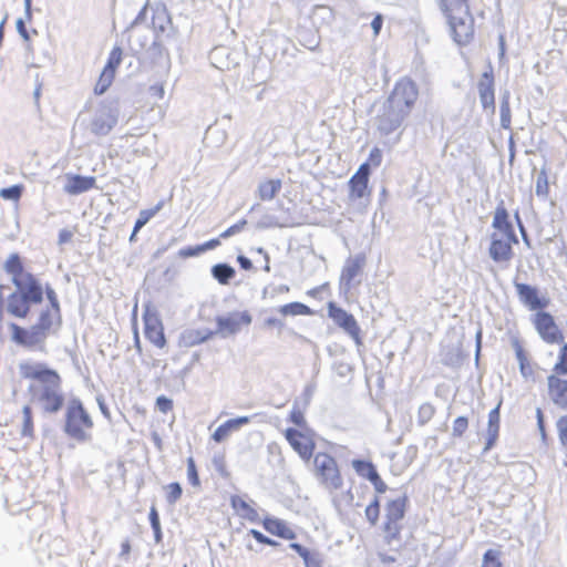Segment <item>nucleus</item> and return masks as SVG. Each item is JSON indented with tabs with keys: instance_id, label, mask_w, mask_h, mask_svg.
I'll return each instance as SVG.
<instances>
[{
	"instance_id": "nucleus-1",
	"label": "nucleus",
	"mask_w": 567,
	"mask_h": 567,
	"mask_svg": "<svg viewBox=\"0 0 567 567\" xmlns=\"http://www.w3.org/2000/svg\"><path fill=\"white\" fill-rule=\"evenodd\" d=\"M417 95V86L413 81L406 78L398 81L383 103L381 113L375 117L378 131L382 135H389L398 130L410 115Z\"/></svg>"
},
{
	"instance_id": "nucleus-2",
	"label": "nucleus",
	"mask_w": 567,
	"mask_h": 567,
	"mask_svg": "<svg viewBox=\"0 0 567 567\" xmlns=\"http://www.w3.org/2000/svg\"><path fill=\"white\" fill-rule=\"evenodd\" d=\"M94 422L81 399L71 398L65 404L63 432L78 443L92 440Z\"/></svg>"
},
{
	"instance_id": "nucleus-3",
	"label": "nucleus",
	"mask_w": 567,
	"mask_h": 567,
	"mask_svg": "<svg viewBox=\"0 0 567 567\" xmlns=\"http://www.w3.org/2000/svg\"><path fill=\"white\" fill-rule=\"evenodd\" d=\"M409 498L406 494L399 495L395 498L390 499L385 506V523L384 534L388 545L392 546L395 542H399L401 534L400 520L404 518L406 504Z\"/></svg>"
},
{
	"instance_id": "nucleus-4",
	"label": "nucleus",
	"mask_w": 567,
	"mask_h": 567,
	"mask_svg": "<svg viewBox=\"0 0 567 567\" xmlns=\"http://www.w3.org/2000/svg\"><path fill=\"white\" fill-rule=\"evenodd\" d=\"M443 13L447 19L455 42L458 44L470 42L474 34V19L470 13V7H466V12L449 10Z\"/></svg>"
},
{
	"instance_id": "nucleus-5",
	"label": "nucleus",
	"mask_w": 567,
	"mask_h": 567,
	"mask_svg": "<svg viewBox=\"0 0 567 567\" xmlns=\"http://www.w3.org/2000/svg\"><path fill=\"white\" fill-rule=\"evenodd\" d=\"M313 462L316 475L327 488L339 489L342 486V477L332 456L327 453H318Z\"/></svg>"
},
{
	"instance_id": "nucleus-6",
	"label": "nucleus",
	"mask_w": 567,
	"mask_h": 567,
	"mask_svg": "<svg viewBox=\"0 0 567 567\" xmlns=\"http://www.w3.org/2000/svg\"><path fill=\"white\" fill-rule=\"evenodd\" d=\"M328 316L354 340L357 346H362L360 327L353 315L338 307L334 302H329Z\"/></svg>"
},
{
	"instance_id": "nucleus-7",
	"label": "nucleus",
	"mask_w": 567,
	"mask_h": 567,
	"mask_svg": "<svg viewBox=\"0 0 567 567\" xmlns=\"http://www.w3.org/2000/svg\"><path fill=\"white\" fill-rule=\"evenodd\" d=\"M534 323L540 338L547 343H560L564 341V336L549 312H537Z\"/></svg>"
},
{
	"instance_id": "nucleus-8",
	"label": "nucleus",
	"mask_w": 567,
	"mask_h": 567,
	"mask_svg": "<svg viewBox=\"0 0 567 567\" xmlns=\"http://www.w3.org/2000/svg\"><path fill=\"white\" fill-rule=\"evenodd\" d=\"M217 330L214 334H219L221 338L236 334L240 330V324L246 326L251 323V316L247 312H231L228 316H218L216 318Z\"/></svg>"
},
{
	"instance_id": "nucleus-9",
	"label": "nucleus",
	"mask_w": 567,
	"mask_h": 567,
	"mask_svg": "<svg viewBox=\"0 0 567 567\" xmlns=\"http://www.w3.org/2000/svg\"><path fill=\"white\" fill-rule=\"evenodd\" d=\"M61 326L60 308L45 307L41 308L38 319V350L40 347V337L55 333Z\"/></svg>"
},
{
	"instance_id": "nucleus-10",
	"label": "nucleus",
	"mask_w": 567,
	"mask_h": 567,
	"mask_svg": "<svg viewBox=\"0 0 567 567\" xmlns=\"http://www.w3.org/2000/svg\"><path fill=\"white\" fill-rule=\"evenodd\" d=\"M117 123V111L111 106H102L94 115L90 130L94 135L105 136Z\"/></svg>"
},
{
	"instance_id": "nucleus-11",
	"label": "nucleus",
	"mask_w": 567,
	"mask_h": 567,
	"mask_svg": "<svg viewBox=\"0 0 567 567\" xmlns=\"http://www.w3.org/2000/svg\"><path fill=\"white\" fill-rule=\"evenodd\" d=\"M144 320V333L146 339L158 348H164L166 344V338L164 334V328L162 320L156 312H151L150 309L143 315Z\"/></svg>"
},
{
	"instance_id": "nucleus-12",
	"label": "nucleus",
	"mask_w": 567,
	"mask_h": 567,
	"mask_svg": "<svg viewBox=\"0 0 567 567\" xmlns=\"http://www.w3.org/2000/svg\"><path fill=\"white\" fill-rule=\"evenodd\" d=\"M65 404L63 390L45 391L38 394V405L43 415L58 414Z\"/></svg>"
},
{
	"instance_id": "nucleus-13",
	"label": "nucleus",
	"mask_w": 567,
	"mask_h": 567,
	"mask_svg": "<svg viewBox=\"0 0 567 567\" xmlns=\"http://www.w3.org/2000/svg\"><path fill=\"white\" fill-rule=\"evenodd\" d=\"M480 101L484 110L495 112V89L494 74L492 68L485 71L477 83Z\"/></svg>"
},
{
	"instance_id": "nucleus-14",
	"label": "nucleus",
	"mask_w": 567,
	"mask_h": 567,
	"mask_svg": "<svg viewBox=\"0 0 567 567\" xmlns=\"http://www.w3.org/2000/svg\"><path fill=\"white\" fill-rule=\"evenodd\" d=\"M285 436L302 460L308 461L312 456L315 443L300 431L289 427L286 430Z\"/></svg>"
},
{
	"instance_id": "nucleus-15",
	"label": "nucleus",
	"mask_w": 567,
	"mask_h": 567,
	"mask_svg": "<svg viewBox=\"0 0 567 567\" xmlns=\"http://www.w3.org/2000/svg\"><path fill=\"white\" fill-rule=\"evenodd\" d=\"M371 174L370 163H363L360 165L357 173L349 179L350 198H363L369 194L368 183Z\"/></svg>"
},
{
	"instance_id": "nucleus-16",
	"label": "nucleus",
	"mask_w": 567,
	"mask_h": 567,
	"mask_svg": "<svg viewBox=\"0 0 567 567\" xmlns=\"http://www.w3.org/2000/svg\"><path fill=\"white\" fill-rule=\"evenodd\" d=\"M60 389H62V379L58 371L45 363L38 362V394Z\"/></svg>"
},
{
	"instance_id": "nucleus-17",
	"label": "nucleus",
	"mask_w": 567,
	"mask_h": 567,
	"mask_svg": "<svg viewBox=\"0 0 567 567\" xmlns=\"http://www.w3.org/2000/svg\"><path fill=\"white\" fill-rule=\"evenodd\" d=\"M514 286L519 300L530 310H540L547 306L548 301L544 298H539L536 287L517 281H514Z\"/></svg>"
},
{
	"instance_id": "nucleus-18",
	"label": "nucleus",
	"mask_w": 567,
	"mask_h": 567,
	"mask_svg": "<svg viewBox=\"0 0 567 567\" xmlns=\"http://www.w3.org/2000/svg\"><path fill=\"white\" fill-rule=\"evenodd\" d=\"M548 394L555 405L567 410V380L556 373L547 377Z\"/></svg>"
},
{
	"instance_id": "nucleus-19",
	"label": "nucleus",
	"mask_w": 567,
	"mask_h": 567,
	"mask_svg": "<svg viewBox=\"0 0 567 567\" xmlns=\"http://www.w3.org/2000/svg\"><path fill=\"white\" fill-rule=\"evenodd\" d=\"M492 226L493 228L503 233L506 239L513 241L514 244H518V239L513 225L509 221V214L505 208L504 200H501L495 209Z\"/></svg>"
},
{
	"instance_id": "nucleus-20",
	"label": "nucleus",
	"mask_w": 567,
	"mask_h": 567,
	"mask_svg": "<svg viewBox=\"0 0 567 567\" xmlns=\"http://www.w3.org/2000/svg\"><path fill=\"white\" fill-rule=\"evenodd\" d=\"M364 264L365 257L363 255L348 258L340 277V286L344 292L351 289L353 279L361 272Z\"/></svg>"
},
{
	"instance_id": "nucleus-21",
	"label": "nucleus",
	"mask_w": 567,
	"mask_h": 567,
	"mask_svg": "<svg viewBox=\"0 0 567 567\" xmlns=\"http://www.w3.org/2000/svg\"><path fill=\"white\" fill-rule=\"evenodd\" d=\"M238 58L239 53L227 47H216L209 54L212 63L220 70H229L239 65Z\"/></svg>"
},
{
	"instance_id": "nucleus-22",
	"label": "nucleus",
	"mask_w": 567,
	"mask_h": 567,
	"mask_svg": "<svg viewBox=\"0 0 567 567\" xmlns=\"http://www.w3.org/2000/svg\"><path fill=\"white\" fill-rule=\"evenodd\" d=\"M64 185L65 193L79 195L94 187L96 178L94 176H82L78 174H66Z\"/></svg>"
},
{
	"instance_id": "nucleus-23",
	"label": "nucleus",
	"mask_w": 567,
	"mask_h": 567,
	"mask_svg": "<svg viewBox=\"0 0 567 567\" xmlns=\"http://www.w3.org/2000/svg\"><path fill=\"white\" fill-rule=\"evenodd\" d=\"M512 244L514 243L508 239L503 240L496 234H493L489 257L496 262L509 261L513 257Z\"/></svg>"
},
{
	"instance_id": "nucleus-24",
	"label": "nucleus",
	"mask_w": 567,
	"mask_h": 567,
	"mask_svg": "<svg viewBox=\"0 0 567 567\" xmlns=\"http://www.w3.org/2000/svg\"><path fill=\"white\" fill-rule=\"evenodd\" d=\"M502 405V400L497 403V405L491 410L488 413V422H487V437L485 442V446L483 452H488L496 443L498 439V432H499V409Z\"/></svg>"
},
{
	"instance_id": "nucleus-25",
	"label": "nucleus",
	"mask_w": 567,
	"mask_h": 567,
	"mask_svg": "<svg viewBox=\"0 0 567 567\" xmlns=\"http://www.w3.org/2000/svg\"><path fill=\"white\" fill-rule=\"evenodd\" d=\"M214 336V331L207 329H187L181 333L179 344L183 347H194L203 343Z\"/></svg>"
},
{
	"instance_id": "nucleus-26",
	"label": "nucleus",
	"mask_w": 567,
	"mask_h": 567,
	"mask_svg": "<svg viewBox=\"0 0 567 567\" xmlns=\"http://www.w3.org/2000/svg\"><path fill=\"white\" fill-rule=\"evenodd\" d=\"M264 528L278 537H281L284 539H295L296 533L287 526V524L278 518H266L262 523Z\"/></svg>"
},
{
	"instance_id": "nucleus-27",
	"label": "nucleus",
	"mask_w": 567,
	"mask_h": 567,
	"mask_svg": "<svg viewBox=\"0 0 567 567\" xmlns=\"http://www.w3.org/2000/svg\"><path fill=\"white\" fill-rule=\"evenodd\" d=\"M295 223L291 220L289 215L276 216L272 214H265L258 220L256 227L258 229H268V228H284L293 226Z\"/></svg>"
},
{
	"instance_id": "nucleus-28",
	"label": "nucleus",
	"mask_w": 567,
	"mask_h": 567,
	"mask_svg": "<svg viewBox=\"0 0 567 567\" xmlns=\"http://www.w3.org/2000/svg\"><path fill=\"white\" fill-rule=\"evenodd\" d=\"M282 183L280 179H268L259 183L257 194L261 200H271L280 192Z\"/></svg>"
},
{
	"instance_id": "nucleus-29",
	"label": "nucleus",
	"mask_w": 567,
	"mask_h": 567,
	"mask_svg": "<svg viewBox=\"0 0 567 567\" xmlns=\"http://www.w3.org/2000/svg\"><path fill=\"white\" fill-rule=\"evenodd\" d=\"M210 271L213 278L216 279L220 285H228L236 275L235 268L226 262L214 265Z\"/></svg>"
},
{
	"instance_id": "nucleus-30",
	"label": "nucleus",
	"mask_w": 567,
	"mask_h": 567,
	"mask_svg": "<svg viewBox=\"0 0 567 567\" xmlns=\"http://www.w3.org/2000/svg\"><path fill=\"white\" fill-rule=\"evenodd\" d=\"M351 464L357 474L368 480L369 482H371L379 475L377 467L370 461L353 460Z\"/></svg>"
},
{
	"instance_id": "nucleus-31",
	"label": "nucleus",
	"mask_w": 567,
	"mask_h": 567,
	"mask_svg": "<svg viewBox=\"0 0 567 567\" xmlns=\"http://www.w3.org/2000/svg\"><path fill=\"white\" fill-rule=\"evenodd\" d=\"M277 311L282 316H309L312 315V310L305 303L301 302H290L284 306H280Z\"/></svg>"
},
{
	"instance_id": "nucleus-32",
	"label": "nucleus",
	"mask_w": 567,
	"mask_h": 567,
	"mask_svg": "<svg viewBox=\"0 0 567 567\" xmlns=\"http://www.w3.org/2000/svg\"><path fill=\"white\" fill-rule=\"evenodd\" d=\"M233 508L238 512L243 517L254 520L257 516V512L243 498L235 495L230 499Z\"/></svg>"
},
{
	"instance_id": "nucleus-33",
	"label": "nucleus",
	"mask_w": 567,
	"mask_h": 567,
	"mask_svg": "<svg viewBox=\"0 0 567 567\" xmlns=\"http://www.w3.org/2000/svg\"><path fill=\"white\" fill-rule=\"evenodd\" d=\"M151 40V31L146 30L143 33L136 32L130 38V47L134 52L138 53L147 49V45L150 44Z\"/></svg>"
},
{
	"instance_id": "nucleus-34",
	"label": "nucleus",
	"mask_w": 567,
	"mask_h": 567,
	"mask_svg": "<svg viewBox=\"0 0 567 567\" xmlns=\"http://www.w3.org/2000/svg\"><path fill=\"white\" fill-rule=\"evenodd\" d=\"M501 126L504 130L511 128V122H512V113H511V106H509V92L505 91L501 99Z\"/></svg>"
},
{
	"instance_id": "nucleus-35",
	"label": "nucleus",
	"mask_w": 567,
	"mask_h": 567,
	"mask_svg": "<svg viewBox=\"0 0 567 567\" xmlns=\"http://www.w3.org/2000/svg\"><path fill=\"white\" fill-rule=\"evenodd\" d=\"M514 347H515V353H516V358H517V361L519 364V370H520L522 375L525 378L532 375L533 370L528 363V360H527L524 349L519 346V343L517 341H515Z\"/></svg>"
},
{
	"instance_id": "nucleus-36",
	"label": "nucleus",
	"mask_w": 567,
	"mask_h": 567,
	"mask_svg": "<svg viewBox=\"0 0 567 567\" xmlns=\"http://www.w3.org/2000/svg\"><path fill=\"white\" fill-rule=\"evenodd\" d=\"M123 51L120 47H114L109 55L107 62L104 66V71L115 74L117 66L122 62Z\"/></svg>"
},
{
	"instance_id": "nucleus-37",
	"label": "nucleus",
	"mask_w": 567,
	"mask_h": 567,
	"mask_svg": "<svg viewBox=\"0 0 567 567\" xmlns=\"http://www.w3.org/2000/svg\"><path fill=\"white\" fill-rule=\"evenodd\" d=\"M114 76H115V74L103 70L97 80V83L95 84L94 93L96 95L104 94L107 91V89L110 87V85L112 84Z\"/></svg>"
},
{
	"instance_id": "nucleus-38",
	"label": "nucleus",
	"mask_w": 567,
	"mask_h": 567,
	"mask_svg": "<svg viewBox=\"0 0 567 567\" xmlns=\"http://www.w3.org/2000/svg\"><path fill=\"white\" fill-rule=\"evenodd\" d=\"M168 24H171V19L166 11L164 9L156 11L152 19L153 29L155 31L165 32Z\"/></svg>"
},
{
	"instance_id": "nucleus-39",
	"label": "nucleus",
	"mask_w": 567,
	"mask_h": 567,
	"mask_svg": "<svg viewBox=\"0 0 567 567\" xmlns=\"http://www.w3.org/2000/svg\"><path fill=\"white\" fill-rule=\"evenodd\" d=\"M161 207L162 204L159 203L152 209L141 210L134 224L135 231H140L150 221V219L161 209Z\"/></svg>"
},
{
	"instance_id": "nucleus-40",
	"label": "nucleus",
	"mask_w": 567,
	"mask_h": 567,
	"mask_svg": "<svg viewBox=\"0 0 567 567\" xmlns=\"http://www.w3.org/2000/svg\"><path fill=\"white\" fill-rule=\"evenodd\" d=\"M466 7H468L467 0H440V8L443 12L449 10L466 12Z\"/></svg>"
},
{
	"instance_id": "nucleus-41",
	"label": "nucleus",
	"mask_w": 567,
	"mask_h": 567,
	"mask_svg": "<svg viewBox=\"0 0 567 567\" xmlns=\"http://www.w3.org/2000/svg\"><path fill=\"white\" fill-rule=\"evenodd\" d=\"M557 375H567V344L565 343L559 351L558 361L553 368Z\"/></svg>"
},
{
	"instance_id": "nucleus-42",
	"label": "nucleus",
	"mask_w": 567,
	"mask_h": 567,
	"mask_svg": "<svg viewBox=\"0 0 567 567\" xmlns=\"http://www.w3.org/2000/svg\"><path fill=\"white\" fill-rule=\"evenodd\" d=\"M435 408L431 403H423L417 411V422L420 425L426 424L434 415Z\"/></svg>"
},
{
	"instance_id": "nucleus-43",
	"label": "nucleus",
	"mask_w": 567,
	"mask_h": 567,
	"mask_svg": "<svg viewBox=\"0 0 567 567\" xmlns=\"http://www.w3.org/2000/svg\"><path fill=\"white\" fill-rule=\"evenodd\" d=\"M251 416H238L235 419L227 420L224 425L227 427L229 433L239 430L241 426L250 423Z\"/></svg>"
},
{
	"instance_id": "nucleus-44",
	"label": "nucleus",
	"mask_w": 567,
	"mask_h": 567,
	"mask_svg": "<svg viewBox=\"0 0 567 567\" xmlns=\"http://www.w3.org/2000/svg\"><path fill=\"white\" fill-rule=\"evenodd\" d=\"M187 478L193 486L197 487L200 485L197 467L193 457L187 458Z\"/></svg>"
},
{
	"instance_id": "nucleus-45",
	"label": "nucleus",
	"mask_w": 567,
	"mask_h": 567,
	"mask_svg": "<svg viewBox=\"0 0 567 567\" xmlns=\"http://www.w3.org/2000/svg\"><path fill=\"white\" fill-rule=\"evenodd\" d=\"M468 427V420L465 416H458L453 422L452 435L461 437Z\"/></svg>"
},
{
	"instance_id": "nucleus-46",
	"label": "nucleus",
	"mask_w": 567,
	"mask_h": 567,
	"mask_svg": "<svg viewBox=\"0 0 567 567\" xmlns=\"http://www.w3.org/2000/svg\"><path fill=\"white\" fill-rule=\"evenodd\" d=\"M167 488L169 489L166 501L168 504H175L182 496L183 488L178 482L171 483Z\"/></svg>"
},
{
	"instance_id": "nucleus-47",
	"label": "nucleus",
	"mask_w": 567,
	"mask_h": 567,
	"mask_svg": "<svg viewBox=\"0 0 567 567\" xmlns=\"http://www.w3.org/2000/svg\"><path fill=\"white\" fill-rule=\"evenodd\" d=\"M482 567H502V564L498 560V553L493 549L485 551Z\"/></svg>"
},
{
	"instance_id": "nucleus-48",
	"label": "nucleus",
	"mask_w": 567,
	"mask_h": 567,
	"mask_svg": "<svg viewBox=\"0 0 567 567\" xmlns=\"http://www.w3.org/2000/svg\"><path fill=\"white\" fill-rule=\"evenodd\" d=\"M560 443L567 447V415L560 416L556 423Z\"/></svg>"
},
{
	"instance_id": "nucleus-49",
	"label": "nucleus",
	"mask_w": 567,
	"mask_h": 567,
	"mask_svg": "<svg viewBox=\"0 0 567 567\" xmlns=\"http://www.w3.org/2000/svg\"><path fill=\"white\" fill-rule=\"evenodd\" d=\"M163 50H164L163 44L161 43L158 38L155 37V38H152V40L145 51L150 52V54L153 59H157L163 55Z\"/></svg>"
},
{
	"instance_id": "nucleus-50",
	"label": "nucleus",
	"mask_w": 567,
	"mask_h": 567,
	"mask_svg": "<svg viewBox=\"0 0 567 567\" xmlns=\"http://www.w3.org/2000/svg\"><path fill=\"white\" fill-rule=\"evenodd\" d=\"M249 534L260 544H265V545L272 546V547H277V546L280 545V543H278L277 540H275V539L264 535L258 529H250Z\"/></svg>"
},
{
	"instance_id": "nucleus-51",
	"label": "nucleus",
	"mask_w": 567,
	"mask_h": 567,
	"mask_svg": "<svg viewBox=\"0 0 567 567\" xmlns=\"http://www.w3.org/2000/svg\"><path fill=\"white\" fill-rule=\"evenodd\" d=\"M289 287L287 285H279L272 288L265 287L262 290V298L266 299L268 297L274 298L276 295L279 293H287L289 292Z\"/></svg>"
},
{
	"instance_id": "nucleus-52",
	"label": "nucleus",
	"mask_w": 567,
	"mask_h": 567,
	"mask_svg": "<svg viewBox=\"0 0 567 567\" xmlns=\"http://www.w3.org/2000/svg\"><path fill=\"white\" fill-rule=\"evenodd\" d=\"M246 224H247L246 219L239 220L237 224L230 226L225 231H223L220 234V238L226 239V238L231 237L233 235H236V234L240 233L244 229Z\"/></svg>"
},
{
	"instance_id": "nucleus-53",
	"label": "nucleus",
	"mask_w": 567,
	"mask_h": 567,
	"mask_svg": "<svg viewBox=\"0 0 567 567\" xmlns=\"http://www.w3.org/2000/svg\"><path fill=\"white\" fill-rule=\"evenodd\" d=\"M156 409L162 413H167L173 409V401L165 395H159L156 399Z\"/></svg>"
},
{
	"instance_id": "nucleus-54",
	"label": "nucleus",
	"mask_w": 567,
	"mask_h": 567,
	"mask_svg": "<svg viewBox=\"0 0 567 567\" xmlns=\"http://www.w3.org/2000/svg\"><path fill=\"white\" fill-rule=\"evenodd\" d=\"M45 299H47L45 307L60 308L56 293L49 285H47V287H45Z\"/></svg>"
},
{
	"instance_id": "nucleus-55",
	"label": "nucleus",
	"mask_w": 567,
	"mask_h": 567,
	"mask_svg": "<svg viewBox=\"0 0 567 567\" xmlns=\"http://www.w3.org/2000/svg\"><path fill=\"white\" fill-rule=\"evenodd\" d=\"M230 435L229 431L227 430V427L224 425V423L221 425H219L215 432L213 433L212 435V439L217 442V443H221L224 442L228 436Z\"/></svg>"
},
{
	"instance_id": "nucleus-56",
	"label": "nucleus",
	"mask_w": 567,
	"mask_h": 567,
	"mask_svg": "<svg viewBox=\"0 0 567 567\" xmlns=\"http://www.w3.org/2000/svg\"><path fill=\"white\" fill-rule=\"evenodd\" d=\"M536 419H537V426L542 436V440L545 442L546 440V431H545V422H544V414L540 408L536 409Z\"/></svg>"
},
{
	"instance_id": "nucleus-57",
	"label": "nucleus",
	"mask_w": 567,
	"mask_h": 567,
	"mask_svg": "<svg viewBox=\"0 0 567 567\" xmlns=\"http://www.w3.org/2000/svg\"><path fill=\"white\" fill-rule=\"evenodd\" d=\"M290 421L297 425V426H303L305 423H306V420H305V416H303V413L298 410V409H293L290 413Z\"/></svg>"
},
{
	"instance_id": "nucleus-58",
	"label": "nucleus",
	"mask_w": 567,
	"mask_h": 567,
	"mask_svg": "<svg viewBox=\"0 0 567 567\" xmlns=\"http://www.w3.org/2000/svg\"><path fill=\"white\" fill-rule=\"evenodd\" d=\"M547 189H548V184H547L546 177L543 175H539L537 178L536 194L538 196H540V195L544 196L547 194Z\"/></svg>"
},
{
	"instance_id": "nucleus-59",
	"label": "nucleus",
	"mask_w": 567,
	"mask_h": 567,
	"mask_svg": "<svg viewBox=\"0 0 567 567\" xmlns=\"http://www.w3.org/2000/svg\"><path fill=\"white\" fill-rule=\"evenodd\" d=\"M198 249H199V245L195 246V247L189 246V247L182 248L178 254L183 258L194 257V256H198L199 254L203 252L202 250H198Z\"/></svg>"
},
{
	"instance_id": "nucleus-60",
	"label": "nucleus",
	"mask_w": 567,
	"mask_h": 567,
	"mask_svg": "<svg viewBox=\"0 0 567 567\" xmlns=\"http://www.w3.org/2000/svg\"><path fill=\"white\" fill-rule=\"evenodd\" d=\"M380 516V511L371 507L370 505L365 508V517L372 524L375 525Z\"/></svg>"
},
{
	"instance_id": "nucleus-61",
	"label": "nucleus",
	"mask_w": 567,
	"mask_h": 567,
	"mask_svg": "<svg viewBox=\"0 0 567 567\" xmlns=\"http://www.w3.org/2000/svg\"><path fill=\"white\" fill-rule=\"evenodd\" d=\"M148 519H150L152 529L156 528V527H161L159 515H158V512L155 506L151 507V511L148 514Z\"/></svg>"
},
{
	"instance_id": "nucleus-62",
	"label": "nucleus",
	"mask_w": 567,
	"mask_h": 567,
	"mask_svg": "<svg viewBox=\"0 0 567 567\" xmlns=\"http://www.w3.org/2000/svg\"><path fill=\"white\" fill-rule=\"evenodd\" d=\"M370 483L374 486L375 492L379 494H383L388 489V485L382 481L380 475H378Z\"/></svg>"
},
{
	"instance_id": "nucleus-63",
	"label": "nucleus",
	"mask_w": 567,
	"mask_h": 567,
	"mask_svg": "<svg viewBox=\"0 0 567 567\" xmlns=\"http://www.w3.org/2000/svg\"><path fill=\"white\" fill-rule=\"evenodd\" d=\"M369 161H370V163L372 165L379 166L381 164V161H382V153H381V151L379 148L374 147L370 152Z\"/></svg>"
},
{
	"instance_id": "nucleus-64",
	"label": "nucleus",
	"mask_w": 567,
	"mask_h": 567,
	"mask_svg": "<svg viewBox=\"0 0 567 567\" xmlns=\"http://www.w3.org/2000/svg\"><path fill=\"white\" fill-rule=\"evenodd\" d=\"M306 567H320V561L317 557V555L311 554L309 551V555L302 558Z\"/></svg>"
}]
</instances>
